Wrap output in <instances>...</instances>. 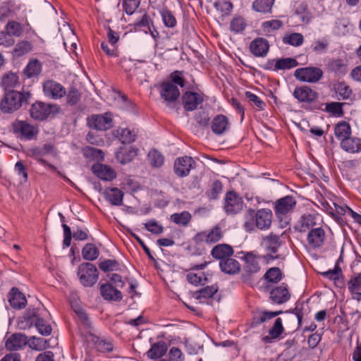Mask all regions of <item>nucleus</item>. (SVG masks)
Here are the masks:
<instances>
[{
    "label": "nucleus",
    "instance_id": "1",
    "mask_svg": "<svg viewBox=\"0 0 361 361\" xmlns=\"http://www.w3.org/2000/svg\"><path fill=\"white\" fill-rule=\"evenodd\" d=\"M190 84L184 90L180 97L179 104L186 112L200 111V113H211L215 111V100L207 95L200 88V85Z\"/></svg>",
    "mask_w": 361,
    "mask_h": 361
},
{
    "label": "nucleus",
    "instance_id": "2",
    "mask_svg": "<svg viewBox=\"0 0 361 361\" xmlns=\"http://www.w3.org/2000/svg\"><path fill=\"white\" fill-rule=\"evenodd\" d=\"M45 310L40 307H28L22 317L18 318V326L20 329H30L35 326L38 332L44 336L51 334L52 328L44 319Z\"/></svg>",
    "mask_w": 361,
    "mask_h": 361
},
{
    "label": "nucleus",
    "instance_id": "3",
    "mask_svg": "<svg viewBox=\"0 0 361 361\" xmlns=\"http://www.w3.org/2000/svg\"><path fill=\"white\" fill-rule=\"evenodd\" d=\"M296 201L293 196L287 195L276 200L275 202L276 224L283 228L289 224V214L293 210Z\"/></svg>",
    "mask_w": 361,
    "mask_h": 361
},
{
    "label": "nucleus",
    "instance_id": "4",
    "mask_svg": "<svg viewBox=\"0 0 361 361\" xmlns=\"http://www.w3.org/2000/svg\"><path fill=\"white\" fill-rule=\"evenodd\" d=\"M246 221L244 227L246 231H251L254 226L260 230H266L271 226V210L258 209L257 212L249 209L245 214Z\"/></svg>",
    "mask_w": 361,
    "mask_h": 361
},
{
    "label": "nucleus",
    "instance_id": "5",
    "mask_svg": "<svg viewBox=\"0 0 361 361\" xmlns=\"http://www.w3.org/2000/svg\"><path fill=\"white\" fill-rule=\"evenodd\" d=\"M31 94L19 91H9L5 92L4 98L0 103V109L3 113H13L19 109L22 105L27 104Z\"/></svg>",
    "mask_w": 361,
    "mask_h": 361
},
{
    "label": "nucleus",
    "instance_id": "6",
    "mask_svg": "<svg viewBox=\"0 0 361 361\" xmlns=\"http://www.w3.org/2000/svg\"><path fill=\"white\" fill-rule=\"evenodd\" d=\"M77 275L84 287H92L97 282L99 272L94 264L87 262L78 266Z\"/></svg>",
    "mask_w": 361,
    "mask_h": 361
},
{
    "label": "nucleus",
    "instance_id": "7",
    "mask_svg": "<svg viewBox=\"0 0 361 361\" xmlns=\"http://www.w3.org/2000/svg\"><path fill=\"white\" fill-rule=\"evenodd\" d=\"M11 127L13 134L21 140H32L35 139L39 133L37 126L30 125L26 121L16 119Z\"/></svg>",
    "mask_w": 361,
    "mask_h": 361
},
{
    "label": "nucleus",
    "instance_id": "8",
    "mask_svg": "<svg viewBox=\"0 0 361 361\" xmlns=\"http://www.w3.org/2000/svg\"><path fill=\"white\" fill-rule=\"evenodd\" d=\"M224 237L222 228L219 225H216L210 230L203 231L197 233L192 240L196 245L205 242L208 245H212L220 241Z\"/></svg>",
    "mask_w": 361,
    "mask_h": 361
},
{
    "label": "nucleus",
    "instance_id": "9",
    "mask_svg": "<svg viewBox=\"0 0 361 361\" xmlns=\"http://www.w3.org/2000/svg\"><path fill=\"white\" fill-rule=\"evenodd\" d=\"M243 197L233 190L226 193L224 201V209L228 215H235L240 213L243 209Z\"/></svg>",
    "mask_w": 361,
    "mask_h": 361
},
{
    "label": "nucleus",
    "instance_id": "10",
    "mask_svg": "<svg viewBox=\"0 0 361 361\" xmlns=\"http://www.w3.org/2000/svg\"><path fill=\"white\" fill-rule=\"evenodd\" d=\"M63 231V248L68 247L71 244L72 238L75 240H85L89 238V230L87 228H81L79 226L73 227V232L71 228L66 224H62Z\"/></svg>",
    "mask_w": 361,
    "mask_h": 361
},
{
    "label": "nucleus",
    "instance_id": "11",
    "mask_svg": "<svg viewBox=\"0 0 361 361\" xmlns=\"http://www.w3.org/2000/svg\"><path fill=\"white\" fill-rule=\"evenodd\" d=\"M195 165L196 162L192 157L186 155L179 157L174 161L173 172L179 178L186 177Z\"/></svg>",
    "mask_w": 361,
    "mask_h": 361
},
{
    "label": "nucleus",
    "instance_id": "12",
    "mask_svg": "<svg viewBox=\"0 0 361 361\" xmlns=\"http://www.w3.org/2000/svg\"><path fill=\"white\" fill-rule=\"evenodd\" d=\"M323 75V71L317 67H305L295 70L294 76L299 80L307 82H316Z\"/></svg>",
    "mask_w": 361,
    "mask_h": 361
},
{
    "label": "nucleus",
    "instance_id": "13",
    "mask_svg": "<svg viewBox=\"0 0 361 361\" xmlns=\"http://www.w3.org/2000/svg\"><path fill=\"white\" fill-rule=\"evenodd\" d=\"M26 156L35 159L37 163L46 164L47 160L43 159V157L49 154H56V149L53 144L47 143L40 147H32L27 150L25 152Z\"/></svg>",
    "mask_w": 361,
    "mask_h": 361
},
{
    "label": "nucleus",
    "instance_id": "14",
    "mask_svg": "<svg viewBox=\"0 0 361 361\" xmlns=\"http://www.w3.org/2000/svg\"><path fill=\"white\" fill-rule=\"evenodd\" d=\"M111 114H92L87 118V125L90 128L105 130L112 127Z\"/></svg>",
    "mask_w": 361,
    "mask_h": 361
},
{
    "label": "nucleus",
    "instance_id": "15",
    "mask_svg": "<svg viewBox=\"0 0 361 361\" xmlns=\"http://www.w3.org/2000/svg\"><path fill=\"white\" fill-rule=\"evenodd\" d=\"M44 94L53 99L62 98L66 95V88L54 80H47L42 84Z\"/></svg>",
    "mask_w": 361,
    "mask_h": 361
},
{
    "label": "nucleus",
    "instance_id": "16",
    "mask_svg": "<svg viewBox=\"0 0 361 361\" xmlns=\"http://www.w3.org/2000/svg\"><path fill=\"white\" fill-rule=\"evenodd\" d=\"M138 148L123 145L119 147L115 152V159L121 164H126L131 162L138 154Z\"/></svg>",
    "mask_w": 361,
    "mask_h": 361
},
{
    "label": "nucleus",
    "instance_id": "17",
    "mask_svg": "<svg viewBox=\"0 0 361 361\" xmlns=\"http://www.w3.org/2000/svg\"><path fill=\"white\" fill-rule=\"evenodd\" d=\"M160 95L168 102H176L181 96L178 87L169 81H164L160 86Z\"/></svg>",
    "mask_w": 361,
    "mask_h": 361
},
{
    "label": "nucleus",
    "instance_id": "18",
    "mask_svg": "<svg viewBox=\"0 0 361 361\" xmlns=\"http://www.w3.org/2000/svg\"><path fill=\"white\" fill-rule=\"evenodd\" d=\"M87 341L91 343L98 352L106 353L111 352L114 345L111 340L102 338L91 332L87 333Z\"/></svg>",
    "mask_w": 361,
    "mask_h": 361
},
{
    "label": "nucleus",
    "instance_id": "19",
    "mask_svg": "<svg viewBox=\"0 0 361 361\" xmlns=\"http://www.w3.org/2000/svg\"><path fill=\"white\" fill-rule=\"evenodd\" d=\"M92 172L99 179L105 181H112L116 178V172L110 166L96 163L91 167Z\"/></svg>",
    "mask_w": 361,
    "mask_h": 361
},
{
    "label": "nucleus",
    "instance_id": "20",
    "mask_svg": "<svg viewBox=\"0 0 361 361\" xmlns=\"http://www.w3.org/2000/svg\"><path fill=\"white\" fill-rule=\"evenodd\" d=\"M100 295L104 300L120 302L123 298L122 293L109 282L100 285Z\"/></svg>",
    "mask_w": 361,
    "mask_h": 361
},
{
    "label": "nucleus",
    "instance_id": "21",
    "mask_svg": "<svg viewBox=\"0 0 361 361\" xmlns=\"http://www.w3.org/2000/svg\"><path fill=\"white\" fill-rule=\"evenodd\" d=\"M211 129L215 135H223L231 128L228 118L224 114H216L211 121Z\"/></svg>",
    "mask_w": 361,
    "mask_h": 361
},
{
    "label": "nucleus",
    "instance_id": "22",
    "mask_svg": "<svg viewBox=\"0 0 361 361\" xmlns=\"http://www.w3.org/2000/svg\"><path fill=\"white\" fill-rule=\"evenodd\" d=\"M27 343V336L21 333H14L5 341V348L9 351L22 349Z\"/></svg>",
    "mask_w": 361,
    "mask_h": 361
},
{
    "label": "nucleus",
    "instance_id": "23",
    "mask_svg": "<svg viewBox=\"0 0 361 361\" xmlns=\"http://www.w3.org/2000/svg\"><path fill=\"white\" fill-rule=\"evenodd\" d=\"M326 68L337 76H343L348 72V61L345 58H332L329 60Z\"/></svg>",
    "mask_w": 361,
    "mask_h": 361
},
{
    "label": "nucleus",
    "instance_id": "24",
    "mask_svg": "<svg viewBox=\"0 0 361 361\" xmlns=\"http://www.w3.org/2000/svg\"><path fill=\"white\" fill-rule=\"evenodd\" d=\"M10 305L16 310L23 309L27 305L25 295L16 287H13L8 293Z\"/></svg>",
    "mask_w": 361,
    "mask_h": 361
},
{
    "label": "nucleus",
    "instance_id": "25",
    "mask_svg": "<svg viewBox=\"0 0 361 361\" xmlns=\"http://www.w3.org/2000/svg\"><path fill=\"white\" fill-rule=\"evenodd\" d=\"M212 257L220 261H224L234 254L233 248L231 245L222 243L215 245L211 250Z\"/></svg>",
    "mask_w": 361,
    "mask_h": 361
},
{
    "label": "nucleus",
    "instance_id": "26",
    "mask_svg": "<svg viewBox=\"0 0 361 361\" xmlns=\"http://www.w3.org/2000/svg\"><path fill=\"white\" fill-rule=\"evenodd\" d=\"M269 49V42L263 37H257L250 44V51L255 56H264Z\"/></svg>",
    "mask_w": 361,
    "mask_h": 361
},
{
    "label": "nucleus",
    "instance_id": "27",
    "mask_svg": "<svg viewBox=\"0 0 361 361\" xmlns=\"http://www.w3.org/2000/svg\"><path fill=\"white\" fill-rule=\"evenodd\" d=\"M104 197L113 206H121L123 204L124 192L119 188H106L104 192Z\"/></svg>",
    "mask_w": 361,
    "mask_h": 361
},
{
    "label": "nucleus",
    "instance_id": "28",
    "mask_svg": "<svg viewBox=\"0 0 361 361\" xmlns=\"http://www.w3.org/2000/svg\"><path fill=\"white\" fill-rule=\"evenodd\" d=\"M243 256L240 257L245 261L244 270L249 275L257 273L259 270V266L257 262V258H260V256L257 257L252 252H241Z\"/></svg>",
    "mask_w": 361,
    "mask_h": 361
},
{
    "label": "nucleus",
    "instance_id": "29",
    "mask_svg": "<svg viewBox=\"0 0 361 361\" xmlns=\"http://www.w3.org/2000/svg\"><path fill=\"white\" fill-rule=\"evenodd\" d=\"M20 85L19 77L17 73L8 71L1 77V86L5 92L15 91L14 88Z\"/></svg>",
    "mask_w": 361,
    "mask_h": 361
},
{
    "label": "nucleus",
    "instance_id": "30",
    "mask_svg": "<svg viewBox=\"0 0 361 361\" xmlns=\"http://www.w3.org/2000/svg\"><path fill=\"white\" fill-rule=\"evenodd\" d=\"M219 268L224 274L235 275L239 274L241 266L238 260L229 257L225 260L219 262Z\"/></svg>",
    "mask_w": 361,
    "mask_h": 361
},
{
    "label": "nucleus",
    "instance_id": "31",
    "mask_svg": "<svg viewBox=\"0 0 361 361\" xmlns=\"http://www.w3.org/2000/svg\"><path fill=\"white\" fill-rule=\"evenodd\" d=\"M168 345L164 341H159L152 344L151 348L147 352V356L151 360H157L162 357L167 352Z\"/></svg>",
    "mask_w": 361,
    "mask_h": 361
},
{
    "label": "nucleus",
    "instance_id": "32",
    "mask_svg": "<svg viewBox=\"0 0 361 361\" xmlns=\"http://www.w3.org/2000/svg\"><path fill=\"white\" fill-rule=\"evenodd\" d=\"M325 232L322 228H316L310 230L307 235V241L314 248L320 247L324 244Z\"/></svg>",
    "mask_w": 361,
    "mask_h": 361
},
{
    "label": "nucleus",
    "instance_id": "33",
    "mask_svg": "<svg viewBox=\"0 0 361 361\" xmlns=\"http://www.w3.org/2000/svg\"><path fill=\"white\" fill-rule=\"evenodd\" d=\"M290 297L287 285H282L272 288V302L277 304H283L286 302Z\"/></svg>",
    "mask_w": 361,
    "mask_h": 361
},
{
    "label": "nucleus",
    "instance_id": "34",
    "mask_svg": "<svg viewBox=\"0 0 361 361\" xmlns=\"http://www.w3.org/2000/svg\"><path fill=\"white\" fill-rule=\"evenodd\" d=\"M341 147L349 153L361 152V138L349 136L340 143Z\"/></svg>",
    "mask_w": 361,
    "mask_h": 361
},
{
    "label": "nucleus",
    "instance_id": "35",
    "mask_svg": "<svg viewBox=\"0 0 361 361\" xmlns=\"http://www.w3.org/2000/svg\"><path fill=\"white\" fill-rule=\"evenodd\" d=\"M317 218L318 216L316 214H304L298 221V231L300 232H305L313 228L317 224Z\"/></svg>",
    "mask_w": 361,
    "mask_h": 361
},
{
    "label": "nucleus",
    "instance_id": "36",
    "mask_svg": "<svg viewBox=\"0 0 361 361\" xmlns=\"http://www.w3.org/2000/svg\"><path fill=\"white\" fill-rule=\"evenodd\" d=\"M293 95L300 102H312L317 97V93L307 87L295 88Z\"/></svg>",
    "mask_w": 361,
    "mask_h": 361
},
{
    "label": "nucleus",
    "instance_id": "37",
    "mask_svg": "<svg viewBox=\"0 0 361 361\" xmlns=\"http://www.w3.org/2000/svg\"><path fill=\"white\" fill-rule=\"evenodd\" d=\"M219 287L216 283L207 286L192 293V297L197 300L209 299L217 293Z\"/></svg>",
    "mask_w": 361,
    "mask_h": 361
},
{
    "label": "nucleus",
    "instance_id": "38",
    "mask_svg": "<svg viewBox=\"0 0 361 361\" xmlns=\"http://www.w3.org/2000/svg\"><path fill=\"white\" fill-rule=\"evenodd\" d=\"M133 26V30L137 31H143L153 27V20L151 18L147 13H145L140 19L137 20L133 24L130 25Z\"/></svg>",
    "mask_w": 361,
    "mask_h": 361
},
{
    "label": "nucleus",
    "instance_id": "39",
    "mask_svg": "<svg viewBox=\"0 0 361 361\" xmlns=\"http://www.w3.org/2000/svg\"><path fill=\"white\" fill-rule=\"evenodd\" d=\"M334 133L340 142L345 140L351 135V128L349 123L346 121L338 123L334 128Z\"/></svg>",
    "mask_w": 361,
    "mask_h": 361
},
{
    "label": "nucleus",
    "instance_id": "40",
    "mask_svg": "<svg viewBox=\"0 0 361 361\" xmlns=\"http://www.w3.org/2000/svg\"><path fill=\"white\" fill-rule=\"evenodd\" d=\"M271 319V311L257 309L252 312L251 327H255Z\"/></svg>",
    "mask_w": 361,
    "mask_h": 361
},
{
    "label": "nucleus",
    "instance_id": "41",
    "mask_svg": "<svg viewBox=\"0 0 361 361\" xmlns=\"http://www.w3.org/2000/svg\"><path fill=\"white\" fill-rule=\"evenodd\" d=\"M42 72V63L38 59H32L29 61L23 70L24 74L27 78L39 75Z\"/></svg>",
    "mask_w": 361,
    "mask_h": 361
},
{
    "label": "nucleus",
    "instance_id": "42",
    "mask_svg": "<svg viewBox=\"0 0 361 361\" xmlns=\"http://www.w3.org/2000/svg\"><path fill=\"white\" fill-rule=\"evenodd\" d=\"M99 255V250L93 243H88L82 249V256L85 260L94 261L98 258Z\"/></svg>",
    "mask_w": 361,
    "mask_h": 361
},
{
    "label": "nucleus",
    "instance_id": "43",
    "mask_svg": "<svg viewBox=\"0 0 361 361\" xmlns=\"http://www.w3.org/2000/svg\"><path fill=\"white\" fill-rule=\"evenodd\" d=\"M82 154L85 158L98 161H102L105 156L102 149L91 146L82 148Z\"/></svg>",
    "mask_w": 361,
    "mask_h": 361
},
{
    "label": "nucleus",
    "instance_id": "44",
    "mask_svg": "<svg viewBox=\"0 0 361 361\" xmlns=\"http://www.w3.org/2000/svg\"><path fill=\"white\" fill-rule=\"evenodd\" d=\"M245 98L250 106L255 108L257 111H262L265 106V103L255 94L250 91L245 92Z\"/></svg>",
    "mask_w": 361,
    "mask_h": 361
},
{
    "label": "nucleus",
    "instance_id": "45",
    "mask_svg": "<svg viewBox=\"0 0 361 361\" xmlns=\"http://www.w3.org/2000/svg\"><path fill=\"white\" fill-rule=\"evenodd\" d=\"M162 21L167 27L173 28L177 24L176 18L173 13L167 8L164 7L159 11Z\"/></svg>",
    "mask_w": 361,
    "mask_h": 361
},
{
    "label": "nucleus",
    "instance_id": "46",
    "mask_svg": "<svg viewBox=\"0 0 361 361\" xmlns=\"http://www.w3.org/2000/svg\"><path fill=\"white\" fill-rule=\"evenodd\" d=\"M98 266L105 273L121 270V263L116 259H104L99 262Z\"/></svg>",
    "mask_w": 361,
    "mask_h": 361
},
{
    "label": "nucleus",
    "instance_id": "47",
    "mask_svg": "<svg viewBox=\"0 0 361 361\" xmlns=\"http://www.w3.org/2000/svg\"><path fill=\"white\" fill-rule=\"evenodd\" d=\"M223 190V184L221 180H215L212 182L211 187L205 194L210 200H217Z\"/></svg>",
    "mask_w": 361,
    "mask_h": 361
},
{
    "label": "nucleus",
    "instance_id": "48",
    "mask_svg": "<svg viewBox=\"0 0 361 361\" xmlns=\"http://www.w3.org/2000/svg\"><path fill=\"white\" fill-rule=\"evenodd\" d=\"M352 27L350 20L347 18L337 19L335 23V32L338 35H345Z\"/></svg>",
    "mask_w": 361,
    "mask_h": 361
},
{
    "label": "nucleus",
    "instance_id": "49",
    "mask_svg": "<svg viewBox=\"0 0 361 361\" xmlns=\"http://www.w3.org/2000/svg\"><path fill=\"white\" fill-rule=\"evenodd\" d=\"M59 109H52V106L49 104L41 102H36L32 104L29 113H59Z\"/></svg>",
    "mask_w": 361,
    "mask_h": 361
},
{
    "label": "nucleus",
    "instance_id": "50",
    "mask_svg": "<svg viewBox=\"0 0 361 361\" xmlns=\"http://www.w3.org/2000/svg\"><path fill=\"white\" fill-rule=\"evenodd\" d=\"M304 42L303 35L301 33L293 32L286 35L283 38V42L293 47H299Z\"/></svg>",
    "mask_w": 361,
    "mask_h": 361
},
{
    "label": "nucleus",
    "instance_id": "51",
    "mask_svg": "<svg viewBox=\"0 0 361 361\" xmlns=\"http://www.w3.org/2000/svg\"><path fill=\"white\" fill-rule=\"evenodd\" d=\"M170 82L174 84L177 87L184 88L186 86V80L183 71H174L169 75Z\"/></svg>",
    "mask_w": 361,
    "mask_h": 361
},
{
    "label": "nucleus",
    "instance_id": "52",
    "mask_svg": "<svg viewBox=\"0 0 361 361\" xmlns=\"http://www.w3.org/2000/svg\"><path fill=\"white\" fill-rule=\"evenodd\" d=\"M246 26L247 23L241 16H235L230 23V30L235 34L243 32Z\"/></svg>",
    "mask_w": 361,
    "mask_h": 361
},
{
    "label": "nucleus",
    "instance_id": "53",
    "mask_svg": "<svg viewBox=\"0 0 361 361\" xmlns=\"http://www.w3.org/2000/svg\"><path fill=\"white\" fill-rule=\"evenodd\" d=\"M322 274L327 279L334 280L338 286L343 283V279L340 277L341 276V269L337 264L334 269L323 272Z\"/></svg>",
    "mask_w": 361,
    "mask_h": 361
},
{
    "label": "nucleus",
    "instance_id": "54",
    "mask_svg": "<svg viewBox=\"0 0 361 361\" xmlns=\"http://www.w3.org/2000/svg\"><path fill=\"white\" fill-rule=\"evenodd\" d=\"M5 30L9 37L11 36L20 37L23 34V27L20 23L14 20L9 21L5 27Z\"/></svg>",
    "mask_w": 361,
    "mask_h": 361
},
{
    "label": "nucleus",
    "instance_id": "55",
    "mask_svg": "<svg viewBox=\"0 0 361 361\" xmlns=\"http://www.w3.org/2000/svg\"><path fill=\"white\" fill-rule=\"evenodd\" d=\"M171 219L176 224L185 226L191 219V214L187 211L181 213H175L171 216Z\"/></svg>",
    "mask_w": 361,
    "mask_h": 361
},
{
    "label": "nucleus",
    "instance_id": "56",
    "mask_svg": "<svg viewBox=\"0 0 361 361\" xmlns=\"http://www.w3.org/2000/svg\"><path fill=\"white\" fill-rule=\"evenodd\" d=\"M252 7L255 11L258 13H271V0H255Z\"/></svg>",
    "mask_w": 361,
    "mask_h": 361
},
{
    "label": "nucleus",
    "instance_id": "57",
    "mask_svg": "<svg viewBox=\"0 0 361 361\" xmlns=\"http://www.w3.org/2000/svg\"><path fill=\"white\" fill-rule=\"evenodd\" d=\"M136 137L137 134L129 128H122L119 133V140L123 145L133 143Z\"/></svg>",
    "mask_w": 361,
    "mask_h": 361
},
{
    "label": "nucleus",
    "instance_id": "58",
    "mask_svg": "<svg viewBox=\"0 0 361 361\" xmlns=\"http://www.w3.org/2000/svg\"><path fill=\"white\" fill-rule=\"evenodd\" d=\"M298 65V61L293 58H285L279 59L276 61L275 63V69L276 70H286L290 69L294 67H296Z\"/></svg>",
    "mask_w": 361,
    "mask_h": 361
},
{
    "label": "nucleus",
    "instance_id": "59",
    "mask_svg": "<svg viewBox=\"0 0 361 361\" xmlns=\"http://www.w3.org/2000/svg\"><path fill=\"white\" fill-rule=\"evenodd\" d=\"M66 102L71 106L77 104L81 97L80 91L74 86L69 87L68 92H66Z\"/></svg>",
    "mask_w": 361,
    "mask_h": 361
},
{
    "label": "nucleus",
    "instance_id": "60",
    "mask_svg": "<svg viewBox=\"0 0 361 361\" xmlns=\"http://www.w3.org/2000/svg\"><path fill=\"white\" fill-rule=\"evenodd\" d=\"M148 158L150 164L154 167H161L164 164L163 155L157 149H152L149 152Z\"/></svg>",
    "mask_w": 361,
    "mask_h": 361
},
{
    "label": "nucleus",
    "instance_id": "61",
    "mask_svg": "<svg viewBox=\"0 0 361 361\" xmlns=\"http://www.w3.org/2000/svg\"><path fill=\"white\" fill-rule=\"evenodd\" d=\"M324 111L327 113H343L344 107L349 104L346 102H332L326 103Z\"/></svg>",
    "mask_w": 361,
    "mask_h": 361
},
{
    "label": "nucleus",
    "instance_id": "62",
    "mask_svg": "<svg viewBox=\"0 0 361 361\" xmlns=\"http://www.w3.org/2000/svg\"><path fill=\"white\" fill-rule=\"evenodd\" d=\"M145 228L147 231L155 235H159L164 231V227L162 225L159 224L155 219H150L147 221L145 224Z\"/></svg>",
    "mask_w": 361,
    "mask_h": 361
},
{
    "label": "nucleus",
    "instance_id": "63",
    "mask_svg": "<svg viewBox=\"0 0 361 361\" xmlns=\"http://www.w3.org/2000/svg\"><path fill=\"white\" fill-rule=\"evenodd\" d=\"M141 0H123L122 6L127 15H132L139 7Z\"/></svg>",
    "mask_w": 361,
    "mask_h": 361
},
{
    "label": "nucleus",
    "instance_id": "64",
    "mask_svg": "<svg viewBox=\"0 0 361 361\" xmlns=\"http://www.w3.org/2000/svg\"><path fill=\"white\" fill-rule=\"evenodd\" d=\"M348 288L352 295L361 290V272L350 279L348 283Z\"/></svg>",
    "mask_w": 361,
    "mask_h": 361
}]
</instances>
